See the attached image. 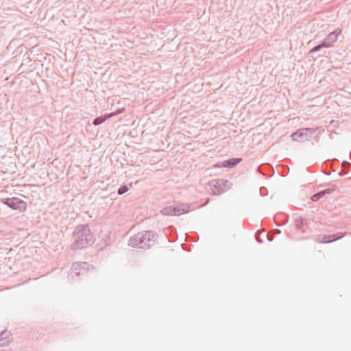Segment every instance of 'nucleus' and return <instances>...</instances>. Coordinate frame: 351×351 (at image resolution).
<instances>
[{
  "mask_svg": "<svg viewBox=\"0 0 351 351\" xmlns=\"http://www.w3.org/2000/svg\"><path fill=\"white\" fill-rule=\"evenodd\" d=\"M241 161V158H231L222 162H218L214 165L215 167H228L232 168Z\"/></svg>",
  "mask_w": 351,
  "mask_h": 351,
  "instance_id": "9d476101",
  "label": "nucleus"
},
{
  "mask_svg": "<svg viewBox=\"0 0 351 351\" xmlns=\"http://www.w3.org/2000/svg\"><path fill=\"white\" fill-rule=\"evenodd\" d=\"M267 239H268V240H269V241H272V239H273V238H272V237H269V236H267Z\"/></svg>",
  "mask_w": 351,
  "mask_h": 351,
  "instance_id": "412c9836",
  "label": "nucleus"
},
{
  "mask_svg": "<svg viewBox=\"0 0 351 351\" xmlns=\"http://www.w3.org/2000/svg\"><path fill=\"white\" fill-rule=\"evenodd\" d=\"M274 232L275 233H276V234H280V233L281 232V231H280V230H278V229H276V230H274Z\"/></svg>",
  "mask_w": 351,
  "mask_h": 351,
  "instance_id": "aec40b11",
  "label": "nucleus"
},
{
  "mask_svg": "<svg viewBox=\"0 0 351 351\" xmlns=\"http://www.w3.org/2000/svg\"><path fill=\"white\" fill-rule=\"evenodd\" d=\"M304 219L302 217H298L295 220V226L297 230H303L304 226Z\"/></svg>",
  "mask_w": 351,
  "mask_h": 351,
  "instance_id": "ddd939ff",
  "label": "nucleus"
},
{
  "mask_svg": "<svg viewBox=\"0 0 351 351\" xmlns=\"http://www.w3.org/2000/svg\"><path fill=\"white\" fill-rule=\"evenodd\" d=\"M124 110H125V108H123L117 110V111H115L114 112H112V113H110V114H106L104 116L97 117V118H95L93 120V123L95 125H99L101 124L102 123H104L108 119H109L110 117H112L114 116H116V115L123 112L124 111Z\"/></svg>",
  "mask_w": 351,
  "mask_h": 351,
  "instance_id": "1a4fd4ad",
  "label": "nucleus"
},
{
  "mask_svg": "<svg viewBox=\"0 0 351 351\" xmlns=\"http://www.w3.org/2000/svg\"><path fill=\"white\" fill-rule=\"evenodd\" d=\"M334 189H327L326 190L322 191V192L324 193V195L331 193Z\"/></svg>",
  "mask_w": 351,
  "mask_h": 351,
  "instance_id": "f3484780",
  "label": "nucleus"
},
{
  "mask_svg": "<svg viewBox=\"0 0 351 351\" xmlns=\"http://www.w3.org/2000/svg\"><path fill=\"white\" fill-rule=\"evenodd\" d=\"M256 240L257 241V242H258L260 243H261L263 242L262 240L257 235L256 236Z\"/></svg>",
  "mask_w": 351,
  "mask_h": 351,
  "instance_id": "6ab92c4d",
  "label": "nucleus"
},
{
  "mask_svg": "<svg viewBox=\"0 0 351 351\" xmlns=\"http://www.w3.org/2000/svg\"><path fill=\"white\" fill-rule=\"evenodd\" d=\"M230 188V183L227 180L215 179L208 183L206 190L211 195H220Z\"/></svg>",
  "mask_w": 351,
  "mask_h": 351,
  "instance_id": "7ed1b4c3",
  "label": "nucleus"
},
{
  "mask_svg": "<svg viewBox=\"0 0 351 351\" xmlns=\"http://www.w3.org/2000/svg\"><path fill=\"white\" fill-rule=\"evenodd\" d=\"M156 241V236L152 231H145L138 232L132 236L128 245L133 247L147 249L154 245Z\"/></svg>",
  "mask_w": 351,
  "mask_h": 351,
  "instance_id": "f03ea898",
  "label": "nucleus"
},
{
  "mask_svg": "<svg viewBox=\"0 0 351 351\" xmlns=\"http://www.w3.org/2000/svg\"><path fill=\"white\" fill-rule=\"evenodd\" d=\"M88 269V264L86 262L73 263L69 276L73 278V274L75 276L84 274Z\"/></svg>",
  "mask_w": 351,
  "mask_h": 351,
  "instance_id": "0eeeda50",
  "label": "nucleus"
},
{
  "mask_svg": "<svg viewBox=\"0 0 351 351\" xmlns=\"http://www.w3.org/2000/svg\"><path fill=\"white\" fill-rule=\"evenodd\" d=\"M324 192H322V191H319L316 194H314L312 197H311V200L313 201V202H317L318 199H319L321 197H324Z\"/></svg>",
  "mask_w": 351,
  "mask_h": 351,
  "instance_id": "2eb2a0df",
  "label": "nucleus"
},
{
  "mask_svg": "<svg viewBox=\"0 0 351 351\" xmlns=\"http://www.w3.org/2000/svg\"><path fill=\"white\" fill-rule=\"evenodd\" d=\"M128 191V187L127 186H121L118 190L119 195H123Z\"/></svg>",
  "mask_w": 351,
  "mask_h": 351,
  "instance_id": "dca6fc26",
  "label": "nucleus"
},
{
  "mask_svg": "<svg viewBox=\"0 0 351 351\" xmlns=\"http://www.w3.org/2000/svg\"><path fill=\"white\" fill-rule=\"evenodd\" d=\"M317 128H304L298 129L291 135V138L294 141L304 142L308 141L313 138V136Z\"/></svg>",
  "mask_w": 351,
  "mask_h": 351,
  "instance_id": "20e7f679",
  "label": "nucleus"
},
{
  "mask_svg": "<svg viewBox=\"0 0 351 351\" xmlns=\"http://www.w3.org/2000/svg\"><path fill=\"white\" fill-rule=\"evenodd\" d=\"M349 165H350V163L348 162H347V161H343V163H342V166L344 168L348 167Z\"/></svg>",
  "mask_w": 351,
  "mask_h": 351,
  "instance_id": "a211bd4d",
  "label": "nucleus"
},
{
  "mask_svg": "<svg viewBox=\"0 0 351 351\" xmlns=\"http://www.w3.org/2000/svg\"><path fill=\"white\" fill-rule=\"evenodd\" d=\"M1 202L12 209L19 211H24L27 208V204L23 200L15 197L1 199Z\"/></svg>",
  "mask_w": 351,
  "mask_h": 351,
  "instance_id": "423d86ee",
  "label": "nucleus"
},
{
  "mask_svg": "<svg viewBox=\"0 0 351 351\" xmlns=\"http://www.w3.org/2000/svg\"><path fill=\"white\" fill-rule=\"evenodd\" d=\"M341 33V30L340 29H337L328 34L323 40L324 43H326V48L333 46L334 43L337 41Z\"/></svg>",
  "mask_w": 351,
  "mask_h": 351,
  "instance_id": "6e6552de",
  "label": "nucleus"
},
{
  "mask_svg": "<svg viewBox=\"0 0 351 351\" xmlns=\"http://www.w3.org/2000/svg\"><path fill=\"white\" fill-rule=\"evenodd\" d=\"M326 47V43L322 42L321 44L314 47L309 53H315L319 51L322 48Z\"/></svg>",
  "mask_w": 351,
  "mask_h": 351,
  "instance_id": "4468645a",
  "label": "nucleus"
},
{
  "mask_svg": "<svg viewBox=\"0 0 351 351\" xmlns=\"http://www.w3.org/2000/svg\"><path fill=\"white\" fill-rule=\"evenodd\" d=\"M191 206L187 204H180L176 206H168L161 210V213L164 215H176L187 213L189 212Z\"/></svg>",
  "mask_w": 351,
  "mask_h": 351,
  "instance_id": "39448f33",
  "label": "nucleus"
},
{
  "mask_svg": "<svg viewBox=\"0 0 351 351\" xmlns=\"http://www.w3.org/2000/svg\"><path fill=\"white\" fill-rule=\"evenodd\" d=\"M343 236H344V234H341L339 236H337L336 234H333V235H329V236L319 237L318 238L319 240L317 241V242L321 243H330V242L340 239Z\"/></svg>",
  "mask_w": 351,
  "mask_h": 351,
  "instance_id": "f8f14e48",
  "label": "nucleus"
},
{
  "mask_svg": "<svg viewBox=\"0 0 351 351\" xmlns=\"http://www.w3.org/2000/svg\"><path fill=\"white\" fill-rule=\"evenodd\" d=\"M75 241L71 245L73 250L83 248L94 242V236L86 224L77 226L73 232Z\"/></svg>",
  "mask_w": 351,
  "mask_h": 351,
  "instance_id": "f257e3e1",
  "label": "nucleus"
},
{
  "mask_svg": "<svg viewBox=\"0 0 351 351\" xmlns=\"http://www.w3.org/2000/svg\"><path fill=\"white\" fill-rule=\"evenodd\" d=\"M11 333L8 330L1 331L0 333V347L8 346L11 341Z\"/></svg>",
  "mask_w": 351,
  "mask_h": 351,
  "instance_id": "9b49d317",
  "label": "nucleus"
}]
</instances>
